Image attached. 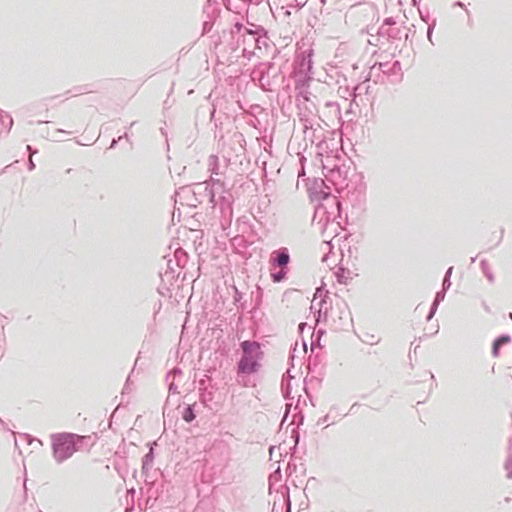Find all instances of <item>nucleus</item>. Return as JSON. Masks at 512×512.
I'll list each match as a JSON object with an SVG mask.
<instances>
[{"instance_id": "nucleus-6", "label": "nucleus", "mask_w": 512, "mask_h": 512, "mask_svg": "<svg viewBox=\"0 0 512 512\" xmlns=\"http://www.w3.org/2000/svg\"><path fill=\"white\" fill-rule=\"evenodd\" d=\"M194 414L192 413L191 410H189V412L187 414L184 415V420L186 422H191L193 419H194Z\"/></svg>"}, {"instance_id": "nucleus-2", "label": "nucleus", "mask_w": 512, "mask_h": 512, "mask_svg": "<svg viewBox=\"0 0 512 512\" xmlns=\"http://www.w3.org/2000/svg\"><path fill=\"white\" fill-rule=\"evenodd\" d=\"M83 440L82 436L73 434L59 435L54 443V453L58 460L63 461L69 458L76 450L78 442Z\"/></svg>"}, {"instance_id": "nucleus-5", "label": "nucleus", "mask_w": 512, "mask_h": 512, "mask_svg": "<svg viewBox=\"0 0 512 512\" xmlns=\"http://www.w3.org/2000/svg\"><path fill=\"white\" fill-rule=\"evenodd\" d=\"M287 271L285 268H281L279 272L271 273V278L274 282H281L286 277Z\"/></svg>"}, {"instance_id": "nucleus-1", "label": "nucleus", "mask_w": 512, "mask_h": 512, "mask_svg": "<svg viewBox=\"0 0 512 512\" xmlns=\"http://www.w3.org/2000/svg\"><path fill=\"white\" fill-rule=\"evenodd\" d=\"M259 348V344L256 342L244 341L242 343L243 356L238 363L239 372L251 374L256 371Z\"/></svg>"}, {"instance_id": "nucleus-3", "label": "nucleus", "mask_w": 512, "mask_h": 512, "mask_svg": "<svg viewBox=\"0 0 512 512\" xmlns=\"http://www.w3.org/2000/svg\"><path fill=\"white\" fill-rule=\"evenodd\" d=\"M290 261V256L286 248L274 251L271 254L270 264L277 265L280 268H285Z\"/></svg>"}, {"instance_id": "nucleus-4", "label": "nucleus", "mask_w": 512, "mask_h": 512, "mask_svg": "<svg viewBox=\"0 0 512 512\" xmlns=\"http://www.w3.org/2000/svg\"><path fill=\"white\" fill-rule=\"evenodd\" d=\"M510 341V337L508 336H502L500 338H498L495 342H494V345H493V356L497 357L498 356V353H499V348L508 343Z\"/></svg>"}]
</instances>
